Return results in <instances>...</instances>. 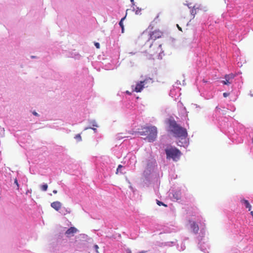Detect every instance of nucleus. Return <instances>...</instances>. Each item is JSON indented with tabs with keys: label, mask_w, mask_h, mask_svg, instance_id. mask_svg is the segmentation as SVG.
I'll return each instance as SVG.
<instances>
[{
	"label": "nucleus",
	"mask_w": 253,
	"mask_h": 253,
	"mask_svg": "<svg viewBox=\"0 0 253 253\" xmlns=\"http://www.w3.org/2000/svg\"><path fill=\"white\" fill-rule=\"evenodd\" d=\"M169 131L176 137L185 138L187 137L186 129L178 125L174 120H169Z\"/></svg>",
	"instance_id": "obj_1"
},
{
	"label": "nucleus",
	"mask_w": 253,
	"mask_h": 253,
	"mask_svg": "<svg viewBox=\"0 0 253 253\" xmlns=\"http://www.w3.org/2000/svg\"><path fill=\"white\" fill-rule=\"evenodd\" d=\"M144 131L140 132V134L147 135L146 139L150 142H154L157 137V128L155 126H146L143 128Z\"/></svg>",
	"instance_id": "obj_2"
},
{
	"label": "nucleus",
	"mask_w": 253,
	"mask_h": 253,
	"mask_svg": "<svg viewBox=\"0 0 253 253\" xmlns=\"http://www.w3.org/2000/svg\"><path fill=\"white\" fill-rule=\"evenodd\" d=\"M167 159H172L173 161H177L181 155L180 151L175 147H170L165 149Z\"/></svg>",
	"instance_id": "obj_3"
},
{
	"label": "nucleus",
	"mask_w": 253,
	"mask_h": 253,
	"mask_svg": "<svg viewBox=\"0 0 253 253\" xmlns=\"http://www.w3.org/2000/svg\"><path fill=\"white\" fill-rule=\"evenodd\" d=\"M152 83L153 80L151 78H146L143 81L139 82L136 84L133 91L136 92H140L145 86L148 87V85Z\"/></svg>",
	"instance_id": "obj_4"
},
{
	"label": "nucleus",
	"mask_w": 253,
	"mask_h": 253,
	"mask_svg": "<svg viewBox=\"0 0 253 253\" xmlns=\"http://www.w3.org/2000/svg\"><path fill=\"white\" fill-rule=\"evenodd\" d=\"M162 51V45H155L153 47V44H152L150 46L149 53L150 55L154 59V57H158L159 56L160 52Z\"/></svg>",
	"instance_id": "obj_5"
},
{
	"label": "nucleus",
	"mask_w": 253,
	"mask_h": 253,
	"mask_svg": "<svg viewBox=\"0 0 253 253\" xmlns=\"http://www.w3.org/2000/svg\"><path fill=\"white\" fill-rule=\"evenodd\" d=\"M149 40L155 41L156 39L161 38L162 36V33L158 30H155L149 34Z\"/></svg>",
	"instance_id": "obj_6"
},
{
	"label": "nucleus",
	"mask_w": 253,
	"mask_h": 253,
	"mask_svg": "<svg viewBox=\"0 0 253 253\" xmlns=\"http://www.w3.org/2000/svg\"><path fill=\"white\" fill-rule=\"evenodd\" d=\"M51 207L56 211H58L62 207V204L59 201H55L51 203Z\"/></svg>",
	"instance_id": "obj_7"
},
{
	"label": "nucleus",
	"mask_w": 253,
	"mask_h": 253,
	"mask_svg": "<svg viewBox=\"0 0 253 253\" xmlns=\"http://www.w3.org/2000/svg\"><path fill=\"white\" fill-rule=\"evenodd\" d=\"M190 222L191 223V228L193 232L195 234L198 233L199 230V227L198 225L194 221L192 222L190 221Z\"/></svg>",
	"instance_id": "obj_8"
},
{
	"label": "nucleus",
	"mask_w": 253,
	"mask_h": 253,
	"mask_svg": "<svg viewBox=\"0 0 253 253\" xmlns=\"http://www.w3.org/2000/svg\"><path fill=\"white\" fill-rule=\"evenodd\" d=\"M78 231V230L75 227H71L65 232V234L67 236H73L75 233Z\"/></svg>",
	"instance_id": "obj_9"
},
{
	"label": "nucleus",
	"mask_w": 253,
	"mask_h": 253,
	"mask_svg": "<svg viewBox=\"0 0 253 253\" xmlns=\"http://www.w3.org/2000/svg\"><path fill=\"white\" fill-rule=\"evenodd\" d=\"M234 77L233 74H231L229 75H226L225 76V81H223L222 82L224 84H229L231 83L230 82V80L233 79Z\"/></svg>",
	"instance_id": "obj_10"
},
{
	"label": "nucleus",
	"mask_w": 253,
	"mask_h": 253,
	"mask_svg": "<svg viewBox=\"0 0 253 253\" xmlns=\"http://www.w3.org/2000/svg\"><path fill=\"white\" fill-rule=\"evenodd\" d=\"M241 202L245 205L246 208L248 209L249 211L251 210L252 206L248 200L242 199L241 200Z\"/></svg>",
	"instance_id": "obj_11"
},
{
	"label": "nucleus",
	"mask_w": 253,
	"mask_h": 253,
	"mask_svg": "<svg viewBox=\"0 0 253 253\" xmlns=\"http://www.w3.org/2000/svg\"><path fill=\"white\" fill-rule=\"evenodd\" d=\"M190 12H191V18L189 20V21L187 22V23H188L189 22H190L192 19H193L194 17H195V15H196V9L193 7L190 11Z\"/></svg>",
	"instance_id": "obj_12"
},
{
	"label": "nucleus",
	"mask_w": 253,
	"mask_h": 253,
	"mask_svg": "<svg viewBox=\"0 0 253 253\" xmlns=\"http://www.w3.org/2000/svg\"><path fill=\"white\" fill-rule=\"evenodd\" d=\"M125 18H126V17H124L123 18H122V19L121 20V21L119 22V25L122 28V33L124 32V27L123 21L125 19Z\"/></svg>",
	"instance_id": "obj_13"
},
{
	"label": "nucleus",
	"mask_w": 253,
	"mask_h": 253,
	"mask_svg": "<svg viewBox=\"0 0 253 253\" xmlns=\"http://www.w3.org/2000/svg\"><path fill=\"white\" fill-rule=\"evenodd\" d=\"M48 188V185L47 184H44L41 186V190L43 191H45L47 190Z\"/></svg>",
	"instance_id": "obj_14"
},
{
	"label": "nucleus",
	"mask_w": 253,
	"mask_h": 253,
	"mask_svg": "<svg viewBox=\"0 0 253 253\" xmlns=\"http://www.w3.org/2000/svg\"><path fill=\"white\" fill-rule=\"evenodd\" d=\"M75 138L78 141H81L82 140V137H81V136L80 134H78L76 135V136L75 137Z\"/></svg>",
	"instance_id": "obj_15"
},
{
	"label": "nucleus",
	"mask_w": 253,
	"mask_h": 253,
	"mask_svg": "<svg viewBox=\"0 0 253 253\" xmlns=\"http://www.w3.org/2000/svg\"><path fill=\"white\" fill-rule=\"evenodd\" d=\"M157 204L159 206H165V207H167V205H166V204H164L163 202H161V201H158V200H157Z\"/></svg>",
	"instance_id": "obj_16"
},
{
	"label": "nucleus",
	"mask_w": 253,
	"mask_h": 253,
	"mask_svg": "<svg viewBox=\"0 0 253 253\" xmlns=\"http://www.w3.org/2000/svg\"><path fill=\"white\" fill-rule=\"evenodd\" d=\"M14 183L17 185V189H19V185L18 184V180L17 178H15L14 179Z\"/></svg>",
	"instance_id": "obj_17"
},
{
	"label": "nucleus",
	"mask_w": 253,
	"mask_h": 253,
	"mask_svg": "<svg viewBox=\"0 0 253 253\" xmlns=\"http://www.w3.org/2000/svg\"><path fill=\"white\" fill-rule=\"evenodd\" d=\"M93 247H94V250L93 251V252H95V251H98L99 247L97 245H95Z\"/></svg>",
	"instance_id": "obj_18"
},
{
	"label": "nucleus",
	"mask_w": 253,
	"mask_h": 253,
	"mask_svg": "<svg viewBox=\"0 0 253 253\" xmlns=\"http://www.w3.org/2000/svg\"><path fill=\"white\" fill-rule=\"evenodd\" d=\"M123 167V166L121 165H119L118 167V168L117 169L116 173L117 174L119 172V171L120 169Z\"/></svg>",
	"instance_id": "obj_19"
},
{
	"label": "nucleus",
	"mask_w": 253,
	"mask_h": 253,
	"mask_svg": "<svg viewBox=\"0 0 253 253\" xmlns=\"http://www.w3.org/2000/svg\"><path fill=\"white\" fill-rule=\"evenodd\" d=\"M94 45H95V46H96V47L97 48H100V44L98 42H95L94 43Z\"/></svg>",
	"instance_id": "obj_20"
},
{
	"label": "nucleus",
	"mask_w": 253,
	"mask_h": 253,
	"mask_svg": "<svg viewBox=\"0 0 253 253\" xmlns=\"http://www.w3.org/2000/svg\"><path fill=\"white\" fill-rule=\"evenodd\" d=\"M223 95L224 97H227L229 95V93L227 92H224L223 93Z\"/></svg>",
	"instance_id": "obj_21"
},
{
	"label": "nucleus",
	"mask_w": 253,
	"mask_h": 253,
	"mask_svg": "<svg viewBox=\"0 0 253 253\" xmlns=\"http://www.w3.org/2000/svg\"><path fill=\"white\" fill-rule=\"evenodd\" d=\"M177 27H178V29H179L180 31H182L181 28V27H180L178 26V25H177Z\"/></svg>",
	"instance_id": "obj_22"
},
{
	"label": "nucleus",
	"mask_w": 253,
	"mask_h": 253,
	"mask_svg": "<svg viewBox=\"0 0 253 253\" xmlns=\"http://www.w3.org/2000/svg\"><path fill=\"white\" fill-rule=\"evenodd\" d=\"M53 193L54 194H56V193H57V190H54L53 191Z\"/></svg>",
	"instance_id": "obj_23"
},
{
	"label": "nucleus",
	"mask_w": 253,
	"mask_h": 253,
	"mask_svg": "<svg viewBox=\"0 0 253 253\" xmlns=\"http://www.w3.org/2000/svg\"><path fill=\"white\" fill-rule=\"evenodd\" d=\"M33 114L35 115V116H38V114L37 113H36V112H33Z\"/></svg>",
	"instance_id": "obj_24"
},
{
	"label": "nucleus",
	"mask_w": 253,
	"mask_h": 253,
	"mask_svg": "<svg viewBox=\"0 0 253 253\" xmlns=\"http://www.w3.org/2000/svg\"><path fill=\"white\" fill-rule=\"evenodd\" d=\"M126 93L128 94H130V93L128 91H126Z\"/></svg>",
	"instance_id": "obj_25"
},
{
	"label": "nucleus",
	"mask_w": 253,
	"mask_h": 253,
	"mask_svg": "<svg viewBox=\"0 0 253 253\" xmlns=\"http://www.w3.org/2000/svg\"><path fill=\"white\" fill-rule=\"evenodd\" d=\"M93 253H99L98 251L93 252Z\"/></svg>",
	"instance_id": "obj_26"
},
{
	"label": "nucleus",
	"mask_w": 253,
	"mask_h": 253,
	"mask_svg": "<svg viewBox=\"0 0 253 253\" xmlns=\"http://www.w3.org/2000/svg\"><path fill=\"white\" fill-rule=\"evenodd\" d=\"M130 1H131V2L132 3H133V2H134V0H130Z\"/></svg>",
	"instance_id": "obj_27"
},
{
	"label": "nucleus",
	"mask_w": 253,
	"mask_h": 253,
	"mask_svg": "<svg viewBox=\"0 0 253 253\" xmlns=\"http://www.w3.org/2000/svg\"><path fill=\"white\" fill-rule=\"evenodd\" d=\"M137 12H139V11H136V13L137 14L138 13Z\"/></svg>",
	"instance_id": "obj_28"
},
{
	"label": "nucleus",
	"mask_w": 253,
	"mask_h": 253,
	"mask_svg": "<svg viewBox=\"0 0 253 253\" xmlns=\"http://www.w3.org/2000/svg\"><path fill=\"white\" fill-rule=\"evenodd\" d=\"M137 12H139V11H136V13L137 14L138 13Z\"/></svg>",
	"instance_id": "obj_29"
},
{
	"label": "nucleus",
	"mask_w": 253,
	"mask_h": 253,
	"mask_svg": "<svg viewBox=\"0 0 253 253\" xmlns=\"http://www.w3.org/2000/svg\"><path fill=\"white\" fill-rule=\"evenodd\" d=\"M66 211L67 212V213H70V211H67L66 210Z\"/></svg>",
	"instance_id": "obj_30"
}]
</instances>
